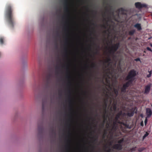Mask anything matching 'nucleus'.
Wrapping results in <instances>:
<instances>
[{
    "mask_svg": "<svg viewBox=\"0 0 152 152\" xmlns=\"http://www.w3.org/2000/svg\"><path fill=\"white\" fill-rule=\"evenodd\" d=\"M13 9L10 4L6 5L5 12V16L7 21L10 27L13 28L14 24V20L13 14Z\"/></svg>",
    "mask_w": 152,
    "mask_h": 152,
    "instance_id": "nucleus-1",
    "label": "nucleus"
},
{
    "mask_svg": "<svg viewBox=\"0 0 152 152\" xmlns=\"http://www.w3.org/2000/svg\"><path fill=\"white\" fill-rule=\"evenodd\" d=\"M120 45L119 43H117L115 44L114 46H112L110 50L109 51V52L110 54L112 56L114 57V54L115 52L118 49Z\"/></svg>",
    "mask_w": 152,
    "mask_h": 152,
    "instance_id": "nucleus-2",
    "label": "nucleus"
},
{
    "mask_svg": "<svg viewBox=\"0 0 152 152\" xmlns=\"http://www.w3.org/2000/svg\"><path fill=\"white\" fill-rule=\"evenodd\" d=\"M137 75L136 71L134 69H132L129 72L126 78V80L131 78L134 79V77Z\"/></svg>",
    "mask_w": 152,
    "mask_h": 152,
    "instance_id": "nucleus-3",
    "label": "nucleus"
},
{
    "mask_svg": "<svg viewBox=\"0 0 152 152\" xmlns=\"http://www.w3.org/2000/svg\"><path fill=\"white\" fill-rule=\"evenodd\" d=\"M123 141V139H122L119 140L118 142V144H115L113 145V148L114 149H116L119 150H121L122 148V145L121 144V143H122Z\"/></svg>",
    "mask_w": 152,
    "mask_h": 152,
    "instance_id": "nucleus-4",
    "label": "nucleus"
},
{
    "mask_svg": "<svg viewBox=\"0 0 152 152\" xmlns=\"http://www.w3.org/2000/svg\"><path fill=\"white\" fill-rule=\"evenodd\" d=\"M135 5L136 7L139 9L146 7V6L145 4H142L140 2H137L135 3Z\"/></svg>",
    "mask_w": 152,
    "mask_h": 152,
    "instance_id": "nucleus-5",
    "label": "nucleus"
},
{
    "mask_svg": "<svg viewBox=\"0 0 152 152\" xmlns=\"http://www.w3.org/2000/svg\"><path fill=\"white\" fill-rule=\"evenodd\" d=\"M109 7H110L109 9H108V7L107 6L105 7L106 11L108 12L110 14L113 15H114V12L113 10H112V6L110 5H109Z\"/></svg>",
    "mask_w": 152,
    "mask_h": 152,
    "instance_id": "nucleus-6",
    "label": "nucleus"
},
{
    "mask_svg": "<svg viewBox=\"0 0 152 152\" xmlns=\"http://www.w3.org/2000/svg\"><path fill=\"white\" fill-rule=\"evenodd\" d=\"M151 88V85L148 84L145 87L144 93L145 94H148L149 93V91H150Z\"/></svg>",
    "mask_w": 152,
    "mask_h": 152,
    "instance_id": "nucleus-7",
    "label": "nucleus"
},
{
    "mask_svg": "<svg viewBox=\"0 0 152 152\" xmlns=\"http://www.w3.org/2000/svg\"><path fill=\"white\" fill-rule=\"evenodd\" d=\"M126 10L123 8H121L118 10L116 11L117 12H120L123 15H126Z\"/></svg>",
    "mask_w": 152,
    "mask_h": 152,
    "instance_id": "nucleus-8",
    "label": "nucleus"
},
{
    "mask_svg": "<svg viewBox=\"0 0 152 152\" xmlns=\"http://www.w3.org/2000/svg\"><path fill=\"white\" fill-rule=\"evenodd\" d=\"M134 110L135 109H134V108L131 109L130 110L129 112L127 113V115L129 117H131L133 116L134 115Z\"/></svg>",
    "mask_w": 152,
    "mask_h": 152,
    "instance_id": "nucleus-9",
    "label": "nucleus"
},
{
    "mask_svg": "<svg viewBox=\"0 0 152 152\" xmlns=\"http://www.w3.org/2000/svg\"><path fill=\"white\" fill-rule=\"evenodd\" d=\"M146 113L148 117H150L152 114V111L149 108H147L146 109Z\"/></svg>",
    "mask_w": 152,
    "mask_h": 152,
    "instance_id": "nucleus-10",
    "label": "nucleus"
},
{
    "mask_svg": "<svg viewBox=\"0 0 152 152\" xmlns=\"http://www.w3.org/2000/svg\"><path fill=\"white\" fill-rule=\"evenodd\" d=\"M134 27L137 28L138 31H140L142 29V28L141 24L139 23H137L135 24Z\"/></svg>",
    "mask_w": 152,
    "mask_h": 152,
    "instance_id": "nucleus-11",
    "label": "nucleus"
},
{
    "mask_svg": "<svg viewBox=\"0 0 152 152\" xmlns=\"http://www.w3.org/2000/svg\"><path fill=\"white\" fill-rule=\"evenodd\" d=\"M117 123H118L119 124H121V122L120 121H116V120H115V121H113V129H116V124Z\"/></svg>",
    "mask_w": 152,
    "mask_h": 152,
    "instance_id": "nucleus-12",
    "label": "nucleus"
},
{
    "mask_svg": "<svg viewBox=\"0 0 152 152\" xmlns=\"http://www.w3.org/2000/svg\"><path fill=\"white\" fill-rule=\"evenodd\" d=\"M122 114V112H120L119 113L117 114L115 117V120H116V121H118V119L120 118V116Z\"/></svg>",
    "mask_w": 152,
    "mask_h": 152,
    "instance_id": "nucleus-13",
    "label": "nucleus"
},
{
    "mask_svg": "<svg viewBox=\"0 0 152 152\" xmlns=\"http://www.w3.org/2000/svg\"><path fill=\"white\" fill-rule=\"evenodd\" d=\"M107 101H108L107 99H105L104 100V110L105 113H106V109L107 106Z\"/></svg>",
    "mask_w": 152,
    "mask_h": 152,
    "instance_id": "nucleus-14",
    "label": "nucleus"
},
{
    "mask_svg": "<svg viewBox=\"0 0 152 152\" xmlns=\"http://www.w3.org/2000/svg\"><path fill=\"white\" fill-rule=\"evenodd\" d=\"M38 130L39 133H42L43 131V128L42 126H38Z\"/></svg>",
    "mask_w": 152,
    "mask_h": 152,
    "instance_id": "nucleus-15",
    "label": "nucleus"
},
{
    "mask_svg": "<svg viewBox=\"0 0 152 152\" xmlns=\"http://www.w3.org/2000/svg\"><path fill=\"white\" fill-rule=\"evenodd\" d=\"M51 74H50V73L46 75V78L47 81V82L49 81L50 80V78L51 77Z\"/></svg>",
    "mask_w": 152,
    "mask_h": 152,
    "instance_id": "nucleus-16",
    "label": "nucleus"
},
{
    "mask_svg": "<svg viewBox=\"0 0 152 152\" xmlns=\"http://www.w3.org/2000/svg\"><path fill=\"white\" fill-rule=\"evenodd\" d=\"M127 88V87L123 85L122 88H121V92L126 93V89Z\"/></svg>",
    "mask_w": 152,
    "mask_h": 152,
    "instance_id": "nucleus-17",
    "label": "nucleus"
},
{
    "mask_svg": "<svg viewBox=\"0 0 152 152\" xmlns=\"http://www.w3.org/2000/svg\"><path fill=\"white\" fill-rule=\"evenodd\" d=\"M121 124L124 125L126 128L130 129L131 127H129V125L127 124V123H124L121 122Z\"/></svg>",
    "mask_w": 152,
    "mask_h": 152,
    "instance_id": "nucleus-18",
    "label": "nucleus"
},
{
    "mask_svg": "<svg viewBox=\"0 0 152 152\" xmlns=\"http://www.w3.org/2000/svg\"><path fill=\"white\" fill-rule=\"evenodd\" d=\"M134 79L131 78L130 79H129L128 80H128L127 82L130 85L133 82V81L134 80Z\"/></svg>",
    "mask_w": 152,
    "mask_h": 152,
    "instance_id": "nucleus-19",
    "label": "nucleus"
},
{
    "mask_svg": "<svg viewBox=\"0 0 152 152\" xmlns=\"http://www.w3.org/2000/svg\"><path fill=\"white\" fill-rule=\"evenodd\" d=\"M135 32L134 30H132L130 31L129 32V34L130 35H132L134 34Z\"/></svg>",
    "mask_w": 152,
    "mask_h": 152,
    "instance_id": "nucleus-20",
    "label": "nucleus"
},
{
    "mask_svg": "<svg viewBox=\"0 0 152 152\" xmlns=\"http://www.w3.org/2000/svg\"><path fill=\"white\" fill-rule=\"evenodd\" d=\"M111 61V59L109 56L107 58V60L105 61V63H109Z\"/></svg>",
    "mask_w": 152,
    "mask_h": 152,
    "instance_id": "nucleus-21",
    "label": "nucleus"
},
{
    "mask_svg": "<svg viewBox=\"0 0 152 152\" xmlns=\"http://www.w3.org/2000/svg\"><path fill=\"white\" fill-rule=\"evenodd\" d=\"M91 67L92 68L96 69L97 67V65L95 63H93L91 65Z\"/></svg>",
    "mask_w": 152,
    "mask_h": 152,
    "instance_id": "nucleus-22",
    "label": "nucleus"
},
{
    "mask_svg": "<svg viewBox=\"0 0 152 152\" xmlns=\"http://www.w3.org/2000/svg\"><path fill=\"white\" fill-rule=\"evenodd\" d=\"M4 38L3 37H0V44H1L2 45L4 44Z\"/></svg>",
    "mask_w": 152,
    "mask_h": 152,
    "instance_id": "nucleus-23",
    "label": "nucleus"
},
{
    "mask_svg": "<svg viewBox=\"0 0 152 152\" xmlns=\"http://www.w3.org/2000/svg\"><path fill=\"white\" fill-rule=\"evenodd\" d=\"M149 134V133L147 132H146L144 135L143 137V139H144L146 137H147Z\"/></svg>",
    "mask_w": 152,
    "mask_h": 152,
    "instance_id": "nucleus-24",
    "label": "nucleus"
},
{
    "mask_svg": "<svg viewBox=\"0 0 152 152\" xmlns=\"http://www.w3.org/2000/svg\"><path fill=\"white\" fill-rule=\"evenodd\" d=\"M114 92L116 96H117L118 95V91L117 89H114Z\"/></svg>",
    "mask_w": 152,
    "mask_h": 152,
    "instance_id": "nucleus-25",
    "label": "nucleus"
},
{
    "mask_svg": "<svg viewBox=\"0 0 152 152\" xmlns=\"http://www.w3.org/2000/svg\"><path fill=\"white\" fill-rule=\"evenodd\" d=\"M143 150H144V148H139L138 149V151L139 152H141L142 151H143Z\"/></svg>",
    "mask_w": 152,
    "mask_h": 152,
    "instance_id": "nucleus-26",
    "label": "nucleus"
},
{
    "mask_svg": "<svg viewBox=\"0 0 152 152\" xmlns=\"http://www.w3.org/2000/svg\"><path fill=\"white\" fill-rule=\"evenodd\" d=\"M134 60L135 61H141L140 58H138L136 59H135Z\"/></svg>",
    "mask_w": 152,
    "mask_h": 152,
    "instance_id": "nucleus-27",
    "label": "nucleus"
},
{
    "mask_svg": "<svg viewBox=\"0 0 152 152\" xmlns=\"http://www.w3.org/2000/svg\"><path fill=\"white\" fill-rule=\"evenodd\" d=\"M146 49H147V50H148V51H150L151 52H152V50H151V48H150L149 47H147V48H146Z\"/></svg>",
    "mask_w": 152,
    "mask_h": 152,
    "instance_id": "nucleus-28",
    "label": "nucleus"
},
{
    "mask_svg": "<svg viewBox=\"0 0 152 152\" xmlns=\"http://www.w3.org/2000/svg\"><path fill=\"white\" fill-rule=\"evenodd\" d=\"M107 132L106 131H105L104 132V135H103V138H105V136L107 134Z\"/></svg>",
    "mask_w": 152,
    "mask_h": 152,
    "instance_id": "nucleus-29",
    "label": "nucleus"
},
{
    "mask_svg": "<svg viewBox=\"0 0 152 152\" xmlns=\"http://www.w3.org/2000/svg\"><path fill=\"white\" fill-rule=\"evenodd\" d=\"M105 120H104L103 121V123L101 124V126H102L103 127H104V123H105Z\"/></svg>",
    "mask_w": 152,
    "mask_h": 152,
    "instance_id": "nucleus-30",
    "label": "nucleus"
},
{
    "mask_svg": "<svg viewBox=\"0 0 152 152\" xmlns=\"http://www.w3.org/2000/svg\"><path fill=\"white\" fill-rule=\"evenodd\" d=\"M113 109L114 110H116L117 109V107L116 106V105H115L113 107Z\"/></svg>",
    "mask_w": 152,
    "mask_h": 152,
    "instance_id": "nucleus-31",
    "label": "nucleus"
},
{
    "mask_svg": "<svg viewBox=\"0 0 152 152\" xmlns=\"http://www.w3.org/2000/svg\"><path fill=\"white\" fill-rule=\"evenodd\" d=\"M96 138H95L94 139V142H97V140H98V137L97 136H96Z\"/></svg>",
    "mask_w": 152,
    "mask_h": 152,
    "instance_id": "nucleus-32",
    "label": "nucleus"
},
{
    "mask_svg": "<svg viewBox=\"0 0 152 152\" xmlns=\"http://www.w3.org/2000/svg\"><path fill=\"white\" fill-rule=\"evenodd\" d=\"M68 101H69V102L70 103H71V102L72 101H71V99H70V96H69V97Z\"/></svg>",
    "mask_w": 152,
    "mask_h": 152,
    "instance_id": "nucleus-33",
    "label": "nucleus"
},
{
    "mask_svg": "<svg viewBox=\"0 0 152 152\" xmlns=\"http://www.w3.org/2000/svg\"><path fill=\"white\" fill-rule=\"evenodd\" d=\"M151 75L150 74H148V75H147L146 77L148 78H149V77H151Z\"/></svg>",
    "mask_w": 152,
    "mask_h": 152,
    "instance_id": "nucleus-34",
    "label": "nucleus"
},
{
    "mask_svg": "<svg viewBox=\"0 0 152 152\" xmlns=\"http://www.w3.org/2000/svg\"><path fill=\"white\" fill-rule=\"evenodd\" d=\"M145 125H146V124H147V118H146L145 120Z\"/></svg>",
    "mask_w": 152,
    "mask_h": 152,
    "instance_id": "nucleus-35",
    "label": "nucleus"
},
{
    "mask_svg": "<svg viewBox=\"0 0 152 152\" xmlns=\"http://www.w3.org/2000/svg\"><path fill=\"white\" fill-rule=\"evenodd\" d=\"M64 50L66 52V53H67V48H64ZM66 56H67V54H66Z\"/></svg>",
    "mask_w": 152,
    "mask_h": 152,
    "instance_id": "nucleus-36",
    "label": "nucleus"
},
{
    "mask_svg": "<svg viewBox=\"0 0 152 152\" xmlns=\"http://www.w3.org/2000/svg\"><path fill=\"white\" fill-rule=\"evenodd\" d=\"M140 125L141 126H143V121H142L140 123Z\"/></svg>",
    "mask_w": 152,
    "mask_h": 152,
    "instance_id": "nucleus-37",
    "label": "nucleus"
},
{
    "mask_svg": "<svg viewBox=\"0 0 152 152\" xmlns=\"http://www.w3.org/2000/svg\"><path fill=\"white\" fill-rule=\"evenodd\" d=\"M67 42H68V40L67 38L66 39H65V44H67Z\"/></svg>",
    "mask_w": 152,
    "mask_h": 152,
    "instance_id": "nucleus-38",
    "label": "nucleus"
},
{
    "mask_svg": "<svg viewBox=\"0 0 152 152\" xmlns=\"http://www.w3.org/2000/svg\"><path fill=\"white\" fill-rule=\"evenodd\" d=\"M125 83H126V84L128 86V87L130 85V84L129 83H128L127 82H126Z\"/></svg>",
    "mask_w": 152,
    "mask_h": 152,
    "instance_id": "nucleus-39",
    "label": "nucleus"
},
{
    "mask_svg": "<svg viewBox=\"0 0 152 152\" xmlns=\"http://www.w3.org/2000/svg\"><path fill=\"white\" fill-rule=\"evenodd\" d=\"M148 72H149V74H150L151 75L152 73V70L150 71H148Z\"/></svg>",
    "mask_w": 152,
    "mask_h": 152,
    "instance_id": "nucleus-40",
    "label": "nucleus"
},
{
    "mask_svg": "<svg viewBox=\"0 0 152 152\" xmlns=\"http://www.w3.org/2000/svg\"><path fill=\"white\" fill-rule=\"evenodd\" d=\"M123 85H124V86L125 87H127V88L128 87V86L126 84V83H124V84Z\"/></svg>",
    "mask_w": 152,
    "mask_h": 152,
    "instance_id": "nucleus-41",
    "label": "nucleus"
},
{
    "mask_svg": "<svg viewBox=\"0 0 152 152\" xmlns=\"http://www.w3.org/2000/svg\"><path fill=\"white\" fill-rule=\"evenodd\" d=\"M102 26L104 27V28H106V26H105L104 25H103Z\"/></svg>",
    "mask_w": 152,
    "mask_h": 152,
    "instance_id": "nucleus-42",
    "label": "nucleus"
},
{
    "mask_svg": "<svg viewBox=\"0 0 152 152\" xmlns=\"http://www.w3.org/2000/svg\"><path fill=\"white\" fill-rule=\"evenodd\" d=\"M92 25H93V26H96V24L95 23H92Z\"/></svg>",
    "mask_w": 152,
    "mask_h": 152,
    "instance_id": "nucleus-43",
    "label": "nucleus"
},
{
    "mask_svg": "<svg viewBox=\"0 0 152 152\" xmlns=\"http://www.w3.org/2000/svg\"><path fill=\"white\" fill-rule=\"evenodd\" d=\"M66 77L68 78H70V77L69 75H68L66 76Z\"/></svg>",
    "mask_w": 152,
    "mask_h": 152,
    "instance_id": "nucleus-44",
    "label": "nucleus"
},
{
    "mask_svg": "<svg viewBox=\"0 0 152 152\" xmlns=\"http://www.w3.org/2000/svg\"><path fill=\"white\" fill-rule=\"evenodd\" d=\"M56 69H59V67L58 66H56Z\"/></svg>",
    "mask_w": 152,
    "mask_h": 152,
    "instance_id": "nucleus-45",
    "label": "nucleus"
},
{
    "mask_svg": "<svg viewBox=\"0 0 152 152\" xmlns=\"http://www.w3.org/2000/svg\"><path fill=\"white\" fill-rule=\"evenodd\" d=\"M64 29L65 31H66V30H67V28H66V26L64 27Z\"/></svg>",
    "mask_w": 152,
    "mask_h": 152,
    "instance_id": "nucleus-46",
    "label": "nucleus"
},
{
    "mask_svg": "<svg viewBox=\"0 0 152 152\" xmlns=\"http://www.w3.org/2000/svg\"><path fill=\"white\" fill-rule=\"evenodd\" d=\"M68 92L70 94H71V92H70V90H68Z\"/></svg>",
    "mask_w": 152,
    "mask_h": 152,
    "instance_id": "nucleus-47",
    "label": "nucleus"
},
{
    "mask_svg": "<svg viewBox=\"0 0 152 152\" xmlns=\"http://www.w3.org/2000/svg\"><path fill=\"white\" fill-rule=\"evenodd\" d=\"M111 151V150L110 149H109L107 151V152H110Z\"/></svg>",
    "mask_w": 152,
    "mask_h": 152,
    "instance_id": "nucleus-48",
    "label": "nucleus"
},
{
    "mask_svg": "<svg viewBox=\"0 0 152 152\" xmlns=\"http://www.w3.org/2000/svg\"><path fill=\"white\" fill-rule=\"evenodd\" d=\"M51 131L53 133L54 132V130L53 129H52Z\"/></svg>",
    "mask_w": 152,
    "mask_h": 152,
    "instance_id": "nucleus-49",
    "label": "nucleus"
},
{
    "mask_svg": "<svg viewBox=\"0 0 152 152\" xmlns=\"http://www.w3.org/2000/svg\"><path fill=\"white\" fill-rule=\"evenodd\" d=\"M104 3L105 4H107V5H108V4L107 3H106V2H104Z\"/></svg>",
    "mask_w": 152,
    "mask_h": 152,
    "instance_id": "nucleus-50",
    "label": "nucleus"
},
{
    "mask_svg": "<svg viewBox=\"0 0 152 152\" xmlns=\"http://www.w3.org/2000/svg\"><path fill=\"white\" fill-rule=\"evenodd\" d=\"M98 51L97 50H96V52L95 53V54H97V53H98Z\"/></svg>",
    "mask_w": 152,
    "mask_h": 152,
    "instance_id": "nucleus-51",
    "label": "nucleus"
},
{
    "mask_svg": "<svg viewBox=\"0 0 152 152\" xmlns=\"http://www.w3.org/2000/svg\"><path fill=\"white\" fill-rule=\"evenodd\" d=\"M150 46L152 47V44L151 43H150Z\"/></svg>",
    "mask_w": 152,
    "mask_h": 152,
    "instance_id": "nucleus-52",
    "label": "nucleus"
},
{
    "mask_svg": "<svg viewBox=\"0 0 152 152\" xmlns=\"http://www.w3.org/2000/svg\"><path fill=\"white\" fill-rule=\"evenodd\" d=\"M62 18V19H64L65 18V17L64 16H63Z\"/></svg>",
    "mask_w": 152,
    "mask_h": 152,
    "instance_id": "nucleus-53",
    "label": "nucleus"
},
{
    "mask_svg": "<svg viewBox=\"0 0 152 152\" xmlns=\"http://www.w3.org/2000/svg\"><path fill=\"white\" fill-rule=\"evenodd\" d=\"M107 125H108V127L109 126V124L108 123L107 124Z\"/></svg>",
    "mask_w": 152,
    "mask_h": 152,
    "instance_id": "nucleus-54",
    "label": "nucleus"
},
{
    "mask_svg": "<svg viewBox=\"0 0 152 152\" xmlns=\"http://www.w3.org/2000/svg\"><path fill=\"white\" fill-rule=\"evenodd\" d=\"M93 12H95L96 13V11H93Z\"/></svg>",
    "mask_w": 152,
    "mask_h": 152,
    "instance_id": "nucleus-55",
    "label": "nucleus"
},
{
    "mask_svg": "<svg viewBox=\"0 0 152 152\" xmlns=\"http://www.w3.org/2000/svg\"><path fill=\"white\" fill-rule=\"evenodd\" d=\"M67 141H68V142H70V140H67Z\"/></svg>",
    "mask_w": 152,
    "mask_h": 152,
    "instance_id": "nucleus-56",
    "label": "nucleus"
},
{
    "mask_svg": "<svg viewBox=\"0 0 152 152\" xmlns=\"http://www.w3.org/2000/svg\"><path fill=\"white\" fill-rule=\"evenodd\" d=\"M69 84H71V83H70V81H69Z\"/></svg>",
    "mask_w": 152,
    "mask_h": 152,
    "instance_id": "nucleus-57",
    "label": "nucleus"
},
{
    "mask_svg": "<svg viewBox=\"0 0 152 152\" xmlns=\"http://www.w3.org/2000/svg\"><path fill=\"white\" fill-rule=\"evenodd\" d=\"M106 31H104V33H106Z\"/></svg>",
    "mask_w": 152,
    "mask_h": 152,
    "instance_id": "nucleus-58",
    "label": "nucleus"
},
{
    "mask_svg": "<svg viewBox=\"0 0 152 152\" xmlns=\"http://www.w3.org/2000/svg\"><path fill=\"white\" fill-rule=\"evenodd\" d=\"M56 73L57 74H58V71H56Z\"/></svg>",
    "mask_w": 152,
    "mask_h": 152,
    "instance_id": "nucleus-59",
    "label": "nucleus"
},
{
    "mask_svg": "<svg viewBox=\"0 0 152 152\" xmlns=\"http://www.w3.org/2000/svg\"><path fill=\"white\" fill-rule=\"evenodd\" d=\"M105 115H104V116H103V118H105Z\"/></svg>",
    "mask_w": 152,
    "mask_h": 152,
    "instance_id": "nucleus-60",
    "label": "nucleus"
},
{
    "mask_svg": "<svg viewBox=\"0 0 152 152\" xmlns=\"http://www.w3.org/2000/svg\"><path fill=\"white\" fill-rule=\"evenodd\" d=\"M137 113V110H136V111L135 112V113Z\"/></svg>",
    "mask_w": 152,
    "mask_h": 152,
    "instance_id": "nucleus-61",
    "label": "nucleus"
},
{
    "mask_svg": "<svg viewBox=\"0 0 152 152\" xmlns=\"http://www.w3.org/2000/svg\"><path fill=\"white\" fill-rule=\"evenodd\" d=\"M42 106H43V104Z\"/></svg>",
    "mask_w": 152,
    "mask_h": 152,
    "instance_id": "nucleus-62",
    "label": "nucleus"
}]
</instances>
